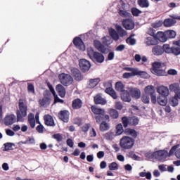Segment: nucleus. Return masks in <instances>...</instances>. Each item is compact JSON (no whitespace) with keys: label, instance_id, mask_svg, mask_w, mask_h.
<instances>
[{"label":"nucleus","instance_id":"f8f14e48","mask_svg":"<svg viewBox=\"0 0 180 180\" xmlns=\"http://www.w3.org/2000/svg\"><path fill=\"white\" fill-rule=\"evenodd\" d=\"M79 65L82 72H86L87 71H89V69L91 68V62L86 59H80Z\"/></svg>","mask_w":180,"mask_h":180},{"label":"nucleus","instance_id":"de8ad7c7","mask_svg":"<svg viewBox=\"0 0 180 180\" xmlns=\"http://www.w3.org/2000/svg\"><path fill=\"white\" fill-rule=\"evenodd\" d=\"M131 13H132L133 16L136 17L139 16L141 13H143V12L141 10L136 7L131 8Z\"/></svg>","mask_w":180,"mask_h":180},{"label":"nucleus","instance_id":"4468645a","mask_svg":"<svg viewBox=\"0 0 180 180\" xmlns=\"http://www.w3.org/2000/svg\"><path fill=\"white\" fill-rule=\"evenodd\" d=\"M58 117L64 122V123H68L70 120V112L68 110H61L58 114Z\"/></svg>","mask_w":180,"mask_h":180},{"label":"nucleus","instance_id":"6ab92c4d","mask_svg":"<svg viewBox=\"0 0 180 180\" xmlns=\"http://www.w3.org/2000/svg\"><path fill=\"white\" fill-rule=\"evenodd\" d=\"M153 155L156 156V158L160 160V161H162L168 157V151L167 150H158L157 152H155Z\"/></svg>","mask_w":180,"mask_h":180},{"label":"nucleus","instance_id":"79ce46f5","mask_svg":"<svg viewBox=\"0 0 180 180\" xmlns=\"http://www.w3.org/2000/svg\"><path fill=\"white\" fill-rule=\"evenodd\" d=\"M118 13L120 15V16H121L122 18H130V16H131V14L126 11L122 10V9H119L118 11Z\"/></svg>","mask_w":180,"mask_h":180},{"label":"nucleus","instance_id":"7ed1b4c3","mask_svg":"<svg viewBox=\"0 0 180 180\" xmlns=\"http://www.w3.org/2000/svg\"><path fill=\"white\" fill-rule=\"evenodd\" d=\"M91 109L94 115H98V116L96 117V122L98 124L103 122V120H105V122H110L109 115H105V109L99 108L96 107V105H92Z\"/></svg>","mask_w":180,"mask_h":180},{"label":"nucleus","instance_id":"9b49d317","mask_svg":"<svg viewBox=\"0 0 180 180\" xmlns=\"http://www.w3.org/2000/svg\"><path fill=\"white\" fill-rule=\"evenodd\" d=\"M59 79L63 85L65 86H68L69 85H71L72 82H74V79H72V77L68 74H62L59 76Z\"/></svg>","mask_w":180,"mask_h":180},{"label":"nucleus","instance_id":"c03bdc74","mask_svg":"<svg viewBox=\"0 0 180 180\" xmlns=\"http://www.w3.org/2000/svg\"><path fill=\"white\" fill-rule=\"evenodd\" d=\"M167 39H175L176 37V32L174 30L165 31Z\"/></svg>","mask_w":180,"mask_h":180},{"label":"nucleus","instance_id":"338daca9","mask_svg":"<svg viewBox=\"0 0 180 180\" xmlns=\"http://www.w3.org/2000/svg\"><path fill=\"white\" fill-rule=\"evenodd\" d=\"M115 91L113 88L112 87H108L105 89V94H108V95H110V94L112 93Z\"/></svg>","mask_w":180,"mask_h":180},{"label":"nucleus","instance_id":"393cba45","mask_svg":"<svg viewBox=\"0 0 180 180\" xmlns=\"http://www.w3.org/2000/svg\"><path fill=\"white\" fill-rule=\"evenodd\" d=\"M157 40L161 41V43H165L167 40H168V37H167V33L165 32H158L156 34Z\"/></svg>","mask_w":180,"mask_h":180},{"label":"nucleus","instance_id":"a211bd4d","mask_svg":"<svg viewBox=\"0 0 180 180\" xmlns=\"http://www.w3.org/2000/svg\"><path fill=\"white\" fill-rule=\"evenodd\" d=\"M122 26L127 30H133L134 29V21L131 19H125L122 21Z\"/></svg>","mask_w":180,"mask_h":180},{"label":"nucleus","instance_id":"c756f323","mask_svg":"<svg viewBox=\"0 0 180 180\" xmlns=\"http://www.w3.org/2000/svg\"><path fill=\"white\" fill-rule=\"evenodd\" d=\"M56 92H58L60 98H64L65 96V89L63 85L58 84L56 87Z\"/></svg>","mask_w":180,"mask_h":180},{"label":"nucleus","instance_id":"cd10ccee","mask_svg":"<svg viewBox=\"0 0 180 180\" xmlns=\"http://www.w3.org/2000/svg\"><path fill=\"white\" fill-rule=\"evenodd\" d=\"M146 46H156L158 44V40L155 37H148L146 40Z\"/></svg>","mask_w":180,"mask_h":180},{"label":"nucleus","instance_id":"bb28decb","mask_svg":"<svg viewBox=\"0 0 180 180\" xmlns=\"http://www.w3.org/2000/svg\"><path fill=\"white\" fill-rule=\"evenodd\" d=\"M121 99L123 101V102H131L130 92L126 90L123 91L121 94Z\"/></svg>","mask_w":180,"mask_h":180},{"label":"nucleus","instance_id":"a18cd8bd","mask_svg":"<svg viewBox=\"0 0 180 180\" xmlns=\"http://www.w3.org/2000/svg\"><path fill=\"white\" fill-rule=\"evenodd\" d=\"M169 102L171 106H178V97L176 96H174V97L169 99Z\"/></svg>","mask_w":180,"mask_h":180},{"label":"nucleus","instance_id":"49530a36","mask_svg":"<svg viewBox=\"0 0 180 180\" xmlns=\"http://www.w3.org/2000/svg\"><path fill=\"white\" fill-rule=\"evenodd\" d=\"M110 171H117L119 169V165L116 162H112L108 165Z\"/></svg>","mask_w":180,"mask_h":180},{"label":"nucleus","instance_id":"09e8293b","mask_svg":"<svg viewBox=\"0 0 180 180\" xmlns=\"http://www.w3.org/2000/svg\"><path fill=\"white\" fill-rule=\"evenodd\" d=\"M131 37H133V35H131L126 39V43L130 46H134V44H136V39Z\"/></svg>","mask_w":180,"mask_h":180},{"label":"nucleus","instance_id":"72a5a7b5","mask_svg":"<svg viewBox=\"0 0 180 180\" xmlns=\"http://www.w3.org/2000/svg\"><path fill=\"white\" fill-rule=\"evenodd\" d=\"M51 101V98L50 96H44L42 99L39 100V104L41 106H45V105H49Z\"/></svg>","mask_w":180,"mask_h":180},{"label":"nucleus","instance_id":"423d86ee","mask_svg":"<svg viewBox=\"0 0 180 180\" xmlns=\"http://www.w3.org/2000/svg\"><path fill=\"white\" fill-rule=\"evenodd\" d=\"M18 108L19 110L16 111L17 122H25V117L27 116V106L25 105L22 98L19 100Z\"/></svg>","mask_w":180,"mask_h":180},{"label":"nucleus","instance_id":"2f4dec72","mask_svg":"<svg viewBox=\"0 0 180 180\" xmlns=\"http://www.w3.org/2000/svg\"><path fill=\"white\" fill-rule=\"evenodd\" d=\"M108 113L111 119H118L119 118V112L116 109L110 108L108 110Z\"/></svg>","mask_w":180,"mask_h":180},{"label":"nucleus","instance_id":"13d9d810","mask_svg":"<svg viewBox=\"0 0 180 180\" xmlns=\"http://www.w3.org/2000/svg\"><path fill=\"white\" fill-rule=\"evenodd\" d=\"M89 127H91V124H85L82 127V131L84 133H86L89 130Z\"/></svg>","mask_w":180,"mask_h":180},{"label":"nucleus","instance_id":"8fccbe9b","mask_svg":"<svg viewBox=\"0 0 180 180\" xmlns=\"http://www.w3.org/2000/svg\"><path fill=\"white\" fill-rule=\"evenodd\" d=\"M52 137L56 140L58 143H61V141H63V136L60 134H55L52 136Z\"/></svg>","mask_w":180,"mask_h":180},{"label":"nucleus","instance_id":"2eb2a0df","mask_svg":"<svg viewBox=\"0 0 180 180\" xmlns=\"http://www.w3.org/2000/svg\"><path fill=\"white\" fill-rule=\"evenodd\" d=\"M71 75L75 78V81H82L84 79V76L77 68L71 69Z\"/></svg>","mask_w":180,"mask_h":180},{"label":"nucleus","instance_id":"bf43d9fd","mask_svg":"<svg viewBox=\"0 0 180 180\" xmlns=\"http://www.w3.org/2000/svg\"><path fill=\"white\" fill-rule=\"evenodd\" d=\"M167 74L169 75H178V72L175 69H169L167 71Z\"/></svg>","mask_w":180,"mask_h":180},{"label":"nucleus","instance_id":"a878e982","mask_svg":"<svg viewBox=\"0 0 180 180\" xmlns=\"http://www.w3.org/2000/svg\"><path fill=\"white\" fill-rule=\"evenodd\" d=\"M82 100H81L80 98H76L75 100L72 101V109H81L82 108Z\"/></svg>","mask_w":180,"mask_h":180},{"label":"nucleus","instance_id":"dca6fc26","mask_svg":"<svg viewBox=\"0 0 180 180\" xmlns=\"http://www.w3.org/2000/svg\"><path fill=\"white\" fill-rule=\"evenodd\" d=\"M124 134L125 136L131 137V139H137V136H139V134L137 133V131L136 129H133L131 128H125Z\"/></svg>","mask_w":180,"mask_h":180},{"label":"nucleus","instance_id":"9d476101","mask_svg":"<svg viewBox=\"0 0 180 180\" xmlns=\"http://www.w3.org/2000/svg\"><path fill=\"white\" fill-rule=\"evenodd\" d=\"M163 53L166 54H173L174 56H180V49L178 46H171L168 44H165L162 45Z\"/></svg>","mask_w":180,"mask_h":180},{"label":"nucleus","instance_id":"f257e3e1","mask_svg":"<svg viewBox=\"0 0 180 180\" xmlns=\"http://www.w3.org/2000/svg\"><path fill=\"white\" fill-rule=\"evenodd\" d=\"M112 37H104L101 39L102 42L98 40L94 41V46L98 51L102 53L103 54H108L110 49L106 47H109L112 43H113V39H112Z\"/></svg>","mask_w":180,"mask_h":180},{"label":"nucleus","instance_id":"5fc2aeb1","mask_svg":"<svg viewBox=\"0 0 180 180\" xmlns=\"http://www.w3.org/2000/svg\"><path fill=\"white\" fill-rule=\"evenodd\" d=\"M161 26H162V21H158L152 24L153 29H158V27H161Z\"/></svg>","mask_w":180,"mask_h":180},{"label":"nucleus","instance_id":"6e6d98bb","mask_svg":"<svg viewBox=\"0 0 180 180\" xmlns=\"http://www.w3.org/2000/svg\"><path fill=\"white\" fill-rule=\"evenodd\" d=\"M74 124H77V126H81L82 124V120L79 117H76L73 120Z\"/></svg>","mask_w":180,"mask_h":180},{"label":"nucleus","instance_id":"58836bf2","mask_svg":"<svg viewBox=\"0 0 180 180\" xmlns=\"http://www.w3.org/2000/svg\"><path fill=\"white\" fill-rule=\"evenodd\" d=\"M163 24L165 27H171V26H174V25H175V21L173 19L168 18L165 20Z\"/></svg>","mask_w":180,"mask_h":180},{"label":"nucleus","instance_id":"c85d7f7f","mask_svg":"<svg viewBox=\"0 0 180 180\" xmlns=\"http://www.w3.org/2000/svg\"><path fill=\"white\" fill-rule=\"evenodd\" d=\"M73 44L77 47V49H79L81 50V47L84 46V41H82V39L79 37H76L73 39Z\"/></svg>","mask_w":180,"mask_h":180},{"label":"nucleus","instance_id":"37998d69","mask_svg":"<svg viewBox=\"0 0 180 180\" xmlns=\"http://www.w3.org/2000/svg\"><path fill=\"white\" fill-rule=\"evenodd\" d=\"M27 91L28 94H32V95H36V91L34 90V85L32 83H27Z\"/></svg>","mask_w":180,"mask_h":180},{"label":"nucleus","instance_id":"c9c22d12","mask_svg":"<svg viewBox=\"0 0 180 180\" xmlns=\"http://www.w3.org/2000/svg\"><path fill=\"white\" fill-rule=\"evenodd\" d=\"M137 4L140 8H148V6H150L148 0H138Z\"/></svg>","mask_w":180,"mask_h":180},{"label":"nucleus","instance_id":"4be33fe9","mask_svg":"<svg viewBox=\"0 0 180 180\" xmlns=\"http://www.w3.org/2000/svg\"><path fill=\"white\" fill-rule=\"evenodd\" d=\"M157 92L160 94L162 96L167 97L168 95H169V90L167 89V86H160L158 88Z\"/></svg>","mask_w":180,"mask_h":180},{"label":"nucleus","instance_id":"4c0bfd02","mask_svg":"<svg viewBox=\"0 0 180 180\" xmlns=\"http://www.w3.org/2000/svg\"><path fill=\"white\" fill-rule=\"evenodd\" d=\"M169 88L170 91H172L175 94H179V92H180L179 84H170Z\"/></svg>","mask_w":180,"mask_h":180},{"label":"nucleus","instance_id":"864d4df0","mask_svg":"<svg viewBox=\"0 0 180 180\" xmlns=\"http://www.w3.org/2000/svg\"><path fill=\"white\" fill-rule=\"evenodd\" d=\"M179 147V145H175L169 151V153H168V157H171V155H172L174 154V153H175L176 151V149L178 148Z\"/></svg>","mask_w":180,"mask_h":180},{"label":"nucleus","instance_id":"3c124183","mask_svg":"<svg viewBox=\"0 0 180 180\" xmlns=\"http://www.w3.org/2000/svg\"><path fill=\"white\" fill-rule=\"evenodd\" d=\"M141 101L144 103H150V96L143 94L141 97Z\"/></svg>","mask_w":180,"mask_h":180},{"label":"nucleus","instance_id":"052dcab7","mask_svg":"<svg viewBox=\"0 0 180 180\" xmlns=\"http://www.w3.org/2000/svg\"><path fill=\"white\" fill-rule=\"evenodd\" d=\"M36 130L38 133H43L44 131V127L40 124L37 127Z\"/></svg>","mask_w":180,"mask_h":180},{"label":"nucleus","instance_id":"412c9836","mask_svg":"<svg viewBox=\"0 0 180 180\" xmlns=\"http://www.w3.org/2000/svg\"><path fill=\"white\" fill-rule=\"evenodd\" d=\"M129 94L131 96L135 99H140V96H141V91L137 88L130 89Z\"/></svg>","mask_w":180,"mask_h":180},{"label":"nucleus","instance_id":"ea45409f","mask_svg":"<svg viewBox=\"0 0 180 180\" xmlns=\"http://www.w3.org/2000/svg\"><path fill=\"white\" fill-rule=\"evenodd\" d=\"M123 124H122L121 123L118 124L116 126V134H117V136H120V134H124V129H123Z\"/></svg>","mask_w":180,"mask_h":180},{"label":"nucleus","instance_id":"f3484780","mask_svg":"<svg viewBox=\"0 0 180 180\" xmlns=\"http://www.w3.org/2000/svg\"><path fill=\"white\" fill-rule=\"evenodd\" d=\"M44 120L46 126H49L50 127H54L56 126V122L53 116L47 114L44 116Z\"/></svg>","mask_w":180,"mask_h":180},{"label":"nucleus","instance_id":"f704fd0d","mask_svg":"<svg viewBox=\"0 0 180 180\" xmlns=\"http://www.w3.org/2000/svg\"><path fill=\"white\" fill-rule=\"evenodd\" d=\"M157 101L158 103H159V105H160L161 106H165V105H167L168 102V100H167V97L162 96H160L159 97H158Z\"/></svg>","mask_w":180,"mask_h":180},{"label":"nucleus","instance_id":"20e7f679","mask_svg":"<svg viewBox=\"0 0 180 180\" xmlns=\"http://www.w3.org/2000/svg\"><path fill=\"white\" fill-rule=\"evenodd\" d=\"M115 29L117 31L113 28L109 30V35L115 41H118L120 37H124V36H127V32H126V30H124L122 26L117 25H115Z\"/></svg>","mask_w":180,"mask_h":180},{"label":"nucleus","instance_id":"69168bd1","mask_svg":"<svg viewBox=\"0 0 180 180\" xmlns=\"http://www.w3.org/2000/svg\"><path fill=\"white\" fill-rule=\"evenodd\" d=\"M106 140H112V139H113V134L108 132L107 134H105V136Z\"/></svg>","mask_w":180,"mask_h":180},{"label":"nucleus","instance_id":"1a4fd4ad","mask_svg":"<svg viewBox=\"0 0 180 180\" xmlns=\"http://www.w3.org/2000/svg\"><path fill=\"white\" fill-rule=\"evenodd\" d=\"M122 123L123 124L124 129H127V127H129V126H137L139 124V122H140V120H139V117H126L124 116L121 119Z\"/></svg>","mask_w":180,"mask_h":180},{"label":"nucleus","instance_id":"680f3d73","mask_svg":"<svg viewBox=\"0 0 180 180\" xmlns=\"http://www.w3.org/2000/svg\"><path fill=\"white\" fill-rule=\"evenodd\" d=\"M115 109L117 110H122L123 109V105L120 102L115 103Z\"/></svg>","mask_w":180,"mask_h":180},{"label":"nucleus","instance_id":"e433bc0d","mask_svg":"<svg viewBox=\"0 0 180 180\" xmlns=\"http://www.w3.org/2000/svg\"><path fill=\"white\" fill-rule=\"evenodd\" d=\"M145 93H146V95H148V96H151L155 94V90H154V86H147L145 88Z\"/></svg>","mask_w":180,"mask_h":180},{"label":"nucleus","instance_id":"7c9ffc66","mask_svg":"<svg viewBox=\"0 0 180 180\" xmlns=\"http://www.w3.org/2000/svg\"><path fill=\"white\" fill-rule=\"evenodd\" d=\"M109 121L103 120L101 122H100V130L101 131H108L109 129H110V125L109 123L106 122Z\"/></svg>","mask_w":180,"mask_h":180},{"label":"nucleus","instance_id":"4d7b16f0","mask_svg":"<svg viewBox=\"0 0 180 180\" xmlns=\"http://www.w3.org/2000/svg\"><path fill=\"white\" fill-rule=\"evenodd\" d=\"M54 96V103H63L64 100L59 98L58 96L53 94Z\"/></svg>","mask_w":180,"mask_h":180},{"label":"nucleus","instance_id":"0eeeda50","mask_svg":"<svg viewBox=\"0 0 180 180\" xmlns=\"http://www.w3.org/2000/svg\"><path fill=\"white\" fill-rule=\"evenodd\" d=\"M87 56L89 57L90 60L99 63L100 64H102V63L105 61V56L103 54L98 51H95L92 47L87 48Z\"/></svg>","mask_w":180,"mask_h":180},{"label":"nucleus","instance_id":"b1692460","mask_svg":"<svg viewBox=\"0 0 180 180\" xmlns=\"http://www.w3.org/2000/svg\"><path fill=\"white\" fill-rule=\"evenodd\" d=\"M94 103L96 105H106L108 101L106 99L103 98L101 94H97L94 96Z\"/></svg>","mask_w":180,"mask_h":180},{"label":"nucleus","instance_id":"f03ea898","mask_svg":"<svg viewBox=\"0 0 180 180\" xmlns=\"http://www.w3.org/2000/svg\"><path fill=\"white\" fill-rule=\"evenodd\" d=\"M124 71H130L131 72H125L122 75V78L129 79L131 77H140L141 78H147L148 74L144 71L139 70L138 68L125 67Z\"/></svg>","mask_w":180,"mask_h":180},{"label":"nucleus","instance_id":"6e6552de","mask_svg":"<svg viewBox=\"0 0 180 180\" xmlns=\"http://www.w3.org/2000/svg\"><path fill=\"white\" fill-rule=\"evenodd\" d=\"M135 143L136 140L131 136H122L120 141V146L123 150H131Z\"/></svg>","mask_w":180,"mask_h":180},{"label":"nucleus","instance_id":"774afa93","mask_svg":"<svg viewBox=\"0 0 180 180\" xmlns=\"http://www.w3.org/2000/svg\"><path fill=\"white\" fill-rule=\"evenodd\" d=\"M115 50H116V51H123V50H124V44L119 45L115 49Z\"/></svg>","mask_w":180,"mask_h":180},{"label":"nucleus","instance_id":"a19ab883","mask_svg":"<svg viewBox=\"0 0 180 180\" xmlns=\"http://www.w3.org/2000/svg\"><path fill=\"white\" fill-rule=\"evenodd\" d=\"M115 89L116 91H117L118 92H122L124 89V85L123 84V83H122V82H117L115 84Z\"/></svg>","mask_w":180,"mask_h":180},{"label":"nucleus","instance_id":"39448f33","mask_svg":"<svg viewBox=\"0 0 180 180\" xmlns=\"http://www.w3.org/2000/svg\"><path fill=\"white\" fill-rule=\"evenodd\" d=\"M165 70H167V66H162V64L160 62H154L152 64L150 71L152 74H154V75H157L158 77H165L167 75Z\"/></svg>","mask_w":180,"mask_h":180},{"label":"nucleus","instance_id":"aec40b11","mask_svg":"<svg viewBox=\"0 0 180 180\" xmlns=\"http://www.w3.org/2000/svg\"><path fill=\"white\" fill-rule=\"evenodd\" d=\"M152 53L154 56H162L164 54L163 46L160 45H156L152 49Z\"/></svg>","mask_w":180,"mask_h":180},{"label":"nucleus","instance_id":"0e129e2a","mask_svg":"<svg viewBox=\"0 0 180 180\" xmlns=\"http://www.w3.org/2000/svg\"><path fill=\"white\" fill-rule=\"evenodd\" d=\"M150 99H151V102H152V103H153V105H155V103H157V96H155V94L150 95Z\"/></svg>","mask_w":180,"mask_h":180},{"label":"nucleus","instance_id":"5701e85b","mask_svg":"<svg viewBox=\"0 0 180 180\" xmlns=\"http://www.w3.org/2000/svg\"><path fill=\"white\" fill-rule=\"evenodd\" d=\"M100 82H101V78L99 77L95 78V79H91L89 81V83L87 84V88H89V89H92L95 88V86H96L98 84H99Z\"/></svg>","mask_w":180,"mask_h":180},{"label":"nucleus","instance_id":"e2e57ef3","mask_svg":"<svg viewBox=\"0 0 180 180\" xmlns=\"http://www.w3.org/2000/svg\"><path fill=\"white\" fill-rule=\"evenodd\" d=\"M113 58H115V52L111 51L108 53L107 59L109 61H112V60H113Z\"/></svg>","mask_w":180,"mask_h":180},{"label":"nucleus","instance_id":"473e14b6","mask_svg":"<svg viewBox=\"0 0 180 180\" xmlns=\"http://www.w3.org/2000/svg\"><path fill=\"white\" fill-rule=\"evenodd\" d=\"M28 122L30 123L32 129H34L36 126V120L34 119V114L30 112L28 115Z\"/></svg>","mask_w":180,"mask_h":180},{"label":"nucleus","instance_id":"603ef678","mask_svg":"<svg viewBox=\"0 0 180 180\" xmlns=\"http://www.w3.org/2000/svg\"><path fill=\"white\" fill-rule=\"evenodd\" d=\"M12 146H13L11 143H4V151H9L10 150H12Z\"/></svg>","mask_w":180,"mask_h":180},{"label":"nucleus","instance_id":"ddd939ff","mask_svg":"<svg viewBox=\"0 0 180 180\" xmlns=\"http://www.w3.org/2000/svg\"><path fill=\"white\" fill-rule=\"evenodd\" d=\"M16 122V115L13 114H8L5 116L4 123L5 126H12L13 123Z\"/></svg>","mask_w":180,"mask_h":180}]
</instances>
